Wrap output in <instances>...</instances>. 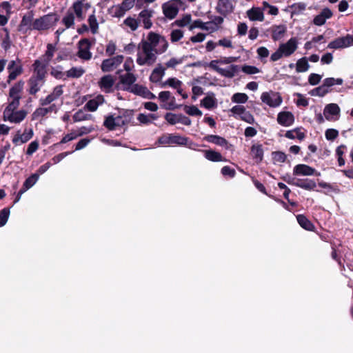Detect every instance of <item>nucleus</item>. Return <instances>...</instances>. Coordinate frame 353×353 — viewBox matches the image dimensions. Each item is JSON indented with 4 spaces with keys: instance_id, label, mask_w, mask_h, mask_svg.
I'll list each match as a JSON object with an SVG mask.
<instances>
[{
    "instance_id": "39",
    "label": "nucleus",
    "mask_w": 353,
    "mask_h": 353,
    "mask_svg": "<svg viewBox=\"0 0 353 353\" xmlns=\"http://www.w3.org/2000/svg\"><path fill=\"white\" fill-rule=\"evenodd\" d=\"M272 38L274 41H278L282 39L285 34L286 28L285 26H273L271 28Z\"/></svg>"
},
{
    "instance_id": "62",
    "label": "nucleus",
    "mask_w": 353,
    "mask_h": 353,
    "mask_svg": "<svg viewBox=\"0 0 353 353\" xmlns=\"http://www.w3.org/2000/svg\"><path fill=\"white\" fill-rule=\"evenodd\" d=\"M183 37V32L181 30H173L170 33V40L172 43L179 41Z\"/></svg>"
},
{
    "instance_id": "36",
    "label": "nucleus",
    "mask_w": 353,
    "mask_h": 353,
    "mask_svg": "<svg viewBox=\"0 0 353 353\" xmlns=\"http://www.w3.org/2000/svg\"><path fill=\"white\" fill-rule=\"evenodd\" d=\"M33 21V13L32 12L24 15L20 22V30H32Z\"/></svg>"
},
{
    "instance_id": "22",
    "label": "nucleus",
    "mask_w": 353,
    "mask_h": 353,
    "mask_svg": "<svg viewBox=\"0 0 353 353\" xmlns=\"http://www.w3.org/2000/svg\"><path fill=\"white\" fill-rule=\"evenodd\" d=\"M195 28H200L203 30H207L210 32H214L217 30V28L214 26L213 22L208 21L203 22L201 20H195L194 21L190 26H188V29L190 30H193Z\"/></svg>"
},
{
    "instance_id": "1",
    "label": "nucleus",
    "mask_w": 353,
    "mask_h": 353,
    "mask_svg": "<svg viewBox=\"0 0 353 353\" xmlns=\"http://www.w3.org/2000/svg\"><path fill=\"white\" fill-rule=\"evenodd\" d=\"M142 45H148V47L157 54L164 53L168 48V42L166 39L154 32H150L147 39L141 41Z\"/></svg>"
},
{
    "instance_id": "44",
    "label": "nucleus",
    "mask_w": 353,
    "mask_h": 353,
    "mask_svg": "<svg viewBox=\"0 0 353 353\" xmlns=\"http://www.w3.org/2000/svg\"><path fill=\"white\" fill-rule=\"evenodd\" d=\"M55 52V46L51 43H49L47 45V50L46 52L39 59L43 60L44 62L49 63L54 57Z\"/></svg>"
},
{
    "instance_id": "32",
    "label": "nucleus",
    "mask_w": 353,
    "mask_h": 353,
    "mask_svg": "<svg viewBox=\"0 0 353 353\" xmlns=\"http://www.w3.org/2000/svg\"><path fill=\"white\" fill-rule=\"evenodd\" d=\"M216 10L223 15H226L233 10V6L230 0H219Z\"/></svg>"
},
{
    "instance_id": "17",
    "label": "nucleus",
    "mask_w": 353,
    "mask_h": 353,
    "mask_svg": "<svg viewBox=\"0 0 353 353\" xmlns=\"http://www.w3.org/2000/svg\"><path fill=\"white\" fill-rule=\"evenodd\" d=\"M62 104V102L59 105H57L56 103H52L48 107L46 106H41L35 110V111L32 113V119H38L40 118H42L45 116H46L48 114L54 112L56 113L61 105Z\"/></svg>"
},
{
    "instance_id": "6",
    "label": "nucleus",
    "mask_w": 353,
    "mask_h": 353,
    "mask_svg": "<svg viewBox=\"0 0 353 353\" xmlns=\"http://www.w3.org/2000/svg\"><path fill=\"white\" fill-rule=\"evenodd\" d=\"M183 6V2L181 0H170L162 4L161 8L164 16L169 19H174L181 7Z\"/></svg>"
},
{
    "instance_id": "20",
    "label": "nucleus",
    "mask_w": 353,
    "mask_h": 353,
    "mask_svg": "<svg viewBox=\"0 0 353 353\" xmlns=\"http://www.w3.org/2000/svg\"><path fill=\"white\" fill-rule=\"evenodd\" d=\"M121 26L127 32H135L139 27V21L135 14L130 15L123 21Z\"/></svg>"
},
{
    "instance_id": "21",
    "label": "nucleus",
    "mask_w": 353,
    "mask_h": 353,
    "mask_svg": "<svg viewBox=\"0 0 353 353\" xmlns=\"http://www.w3.org/2000/svg\"><path fill=\"white\" fill-rule=\"evenodd\" d=\"M285 181L289 184L294 185L297 187H299L307 190H314V188L316 186V184L314 181L308 179H297L296 181H294V179H285Z\"/></svg>"
},
{
    "instance_id": "38",
    "label": "nucleus",
    "mask_w": 353,
    "mask_h": 353,
    "mask_svg": "<svg viewBox=\"0 0 353 353\" xmlns=\"http://www.w3.org/2000/svg\"><path fill=\"white\" fill-rule=\"evenodd\" d=\"M182 85H183V83L180 80H179L178 79L175 78V77H172V78L168 79L165 81H164L162 83L161 86L162 87L169 86L170 88L176 89L179 94H181Z\"/></svg>"
},
{
    "instance_id": "53",
    "label": "nucleus",
    "mask_w": 353,
    "mask_h": 353,
    "mask_svg": "<svg viewBox=\"0 0 353 353\" xmlns=\"http://www.w3.org/2000/svg\"><path fill=\"white\" fill-rule=\"evenodd\" d=\"M158 117L154 114H139L137 117V120L143 124H149L152 123L154 120H156Z\"/></svg>"
},
{
    "instance_id": "63",
    "label": "nucleus",
    "mask_w": 353,
    "mask_h": 353,
    "mask_svg": "<svg viewBox=\"0 0 353 353\" xmlns=\"http://www.w3.org/2000/svg\"><path fill=\"white\" fill-rule=\"evenodd\" d=\"M342 79H334V78H327L323 81V85H325L327 88L330 86H332L335 84L341 85L343 83Z\"/></svg>"
},
{
    "instance_id": "52",
    "label": "nucleus",
    "mask_w": 353,
    "mask_h": 353,
    "mask_svg": "<svg viewBox=\"0 0 353 353\" xmlns=\"http://www.w3.org/2000/svg\"><path fill=\"white\" fill-rule=\"evenodd\" d=\"M85 73V70L81 67H73L66 72V76L69 78H79Z\"/></svg>"
},
{
    "instance_id": "34",
    "label": "nucleus",
    "mask_w": 353,
    "mask_h": 353,
    "mask_svg": "<svg viewBox=\"0 0 353 353\" xmlns=\"http://www.w3.org/2000/svg\"><path fill=\"white\" fill-rule=\"evenodd\" d=\"M332 16V12L329 8H324L319 14L316 15L313 22L316 26L323 25L326 20L330 19Z\"/></svg>"
},
{
    "instance_id": "54",
    "label": "nucleus",
    "mask_w": 353,
    "mask_h": 353,
    "mask_svg": "<svg viewBox=\"0 0 353 353\" xmlns=\"http://www.w3.org/2000/svg\"><path fill=\"white\" fill-rule=\"evenodd\" d=\"M237 70L238 66L234 65H231L228 69L216 68V71H218L221 74L227 77H234Z\"/></svg>"
},
{
    "instance_id": "27",
    "label": "nucleus",
    "mask_w": 353,
    "mask_h": 353,
    "mask_svg": "<svg viewBox=\"0 0 353 353\" xmlns=\"http://www.w3.org/2000/svg\"><path fill=\"white\" fill-rule=\"evenodd\" d=\"M350 35L347 34L343 37H339L334 41H331L327 48L330 49H339L350 46Z\"/></svg>"
},
{
    "instance_id": "16",
    "label": "nucleus",
    "mask_w": 353,
    "mask_h": 353,
    "mask_svg": "<svg viewBox=\"0 0 353 353\" xmlns=\"http://www.w3.org/2000/svg\"><path fill=\"white\" fill-rule=\"evenodd\" d=\"M341 109L336 103H330L325 105L323 115L326 120L336 121L339 119Z\"/></svg>"
},
{
    "instance_id": "14",
    "label": "nucleus",
    "mask_w": 353,
    "mask_h": 353,
    "mask_svg": "<svg viewBox=\"0 0 353 353\" xmlns=\"http://www.w3.org/2000/svg\"><path fill=\"white\" fill-rule=\"evenodd\" d=\"M91 43L88 39H83L78 43L77 56L83 60L88 61L92 58V52L90 51Z\"/></svg>"
},
{
    "instance_id": "58",
    "label": "nucleus",
    "mask_w": 353,
    "mask_h": 353,
    "mask_svg": "<svg viewBox=\"0 0 353 353\" xmlns=\"http://www.w3.org/2000/svg\"><path fill=\"white\" fill-rule=\"evenodd\" d=\"M248 100V97L245 93L237 92L232 97V101L236 103H245Z\"/></svg>"
},
{
    "instance_id": "8",
    "label": "nucleus",
    "mask_w": 353,
    "mask_h": 353,
    "mask_svg": "<svg viewBox=\"0 0 353 353\" xmlns=\"http://www.w3.org/2000/svg\"><path fill=\"white\" fill-rule=\"evenodd\" d=\"M136 1L137 0H123L121 3L112 7V16L116 18L123 17L134 7Z\"/></svg>"
},
{
    "instance_id": "12",
    "label": "nucleus",
    "mask_w": 353,
    "mask_h": 353,
    "mask_svg": "<svg viewBox=\"0 0 353 353\" xmlns=\"http://www.w3.org/2000/svg\"><path fill=\"white\" fill-rule=\"evenodd\" d=\"M7 69L9 72L8 77V83L14 80L18 76L21 75L23 71L21 61L19 59L10 61Z\"/></svg>"
},
{
    "instance_id": "35",
    "label": "nucleus",
    "mask_w": 353,
    "mask_h": 353,
    "mask_svg": "<svg viewBox=\"0 0 353 353\" xmlns=\"http://www.w3.org/2000/svg\"><path fill=\"white\" fill-rule=\"evenodd\" d=\"M104 101L105 100L103 96L99 94L94 99L89 100L86 103L85 108H87L89 111L94 112L97 110L98 107L103 104Z\"/></svg>"
},
{
    "instance_id": "56",
    "label": "nucleus",
    "mask_w": 353,
    "mask_h": 353,
    "mask_svg": "<svg viewBox=\"0 0 353 353\" xmlns=\"http://www.w3.org/2000/svg\"><path fill=\"white\" fill-rule=\"evenodd\" d=\"M184 112L190 116H202V112L195 105H184Z\"/></svg>"
},
{
    "instance_id": "3",
    "label": "nucleus",
    "mask_w": 353,
    "mask_h": 353,
    "mask_svg": "<svg viewBox=\"0 0 353 353\" xmlns=\"http://www.w3.org/2000/svg\"><path fill=\"white\" fill-rule=\"evenodd\" d=\"M298 48V40L295 37L290 39L286 43L279 45V48L272 54L270 59L276 61L283 57H290Z\"/></svg>"
},
{
    "instance_id": "64",
    "label": "nucleus",
    "mask_w": 353,
    "mask_h": 353,
    "mask_svg": "<svg viewBox=\"0 0 353 353\" xmlns=\"http://www.w3.org/2000/svg\"><path fill=\"white\" fill-rule=\"evenodd\" d=\"M11 13V6L9 2L3 1L0 4V14L9 16Z\"/></svg>"
},
{
    "instance_id": "11",
    "label": "nucleus",
    "mask_w": 353,
    "mask_h": 353,
    "mask_svg": "<svg viewBox=\"0 0 353 353\" xmlns=\"http://www.w3.org/2000/svg\"><path fill=\"white\" fill-rule=\"evenodd\" d=\"M123 60L124 57L123 55H117L104 59L101 63V69L104 72L113 71L123 63Z\"/></svg>"
},
{
    "instance_id": "43",
    "label": "nucleus",
    "mask_w": 353,
    "mask_h": 353,
    "mask_svg": "<svg viewBox=\"0 0 353 353\" xmlns=\"http://www.w3.org/2000/svg\"><path fill=\"white\" fill-rule=\"evenodd\" d=\"M39 179V174H33L28 177L24 182L23 188L21 189V194H23L28 189L32 188Z\"/></svg>"
},
{
    "instance_id": "10",
    "label": "nucleus",
    "mask_w": 353,
    "mask_h": 353,
    "mask_svg": "<svg viewBox=\"0 0 353 353\" xmlns=\"http://www.w3.org/2000/svg\"><path fill=\"white\" fill-rule=\"evenodd\" d=\"M188 139L178 134H165L159 137V143L162 145H185Z\"/></svg>"
},
{
    "instance_id": "60",
    "label": "nucleus",
    "mask_w": 353,
    "mask_h": 353,
    "mask_svg": "<svg viewBox=\"0 0 353 353\" xmlns=\"http://www.w3.org/2000/svg\"><path fill=\"white\" fill-rule=\"evenodd\" d=\"M192 22L193 21H192V17L190 14H186L181 19L176 21V23L179 27H185L187 26H190Z\"/></svg>"
},
{
    "instance_id": "57",
    "label": "nucleus",
    "mask_w": 353,
    "mask_h": 353,
    "mask_svg": "<svg viewBox=\"0 0 353 353\" xmlns=\"http://www.w3.org/2000/svg\"><path fill=\"white\" fill-rule=\"evenodd\" d=\"M262 8L263 12H267L269 14L276 16L279 13L277 7L269 4L267 1L262 3Z\"/></svg>"
},
{
    "instance_id": "28",
    "label": "nucleus",
    "mask_w": 353,
    "mask_h": 353,
    "mask_svg": "<svg viewBox=\"0 0 353 353\" xmlns=\"http://www.w3.org/2000/svg\"><path fill=\"white\" fill-rule=\"evenodd\" d=\"M246 14L249 19L252 21H263L265 19L263 8L252 7L247 10Z\"/></svg>"
},
{
    "instance_id": "24",
    "label": "nucleus",
    "mask_w": 353,
    "mask_h": 353,
    "mask_svg": "<svg viewBox=\"0 0 353 353\" xmlns=\"http://www.w3.org/2000/svg\"><path fill=\"white\" fill-rule=\"evenodd\" d=\"M115 79L112 75L107 74L101 78L99 81V86L102 91L109 93L114 84Z\"/></svg>"
},
{
    "instance_id": "40",
    "label": "nucleus",
    "mask_w": 353,
    "mask_h": 353,
    "mask_svg": "<svg viewBox=\"0 0 353 353\" xmlns=\"http://www.w3.org/2000/svg\"><path fill=\"white\" fill-rule=\"evenodd\" d=\"M165 69L161 65H158L152 72L150 77L151 81L154 83L159 82L165 74Z\"/></svg>"
},
{
    "instance_id": "59",
    "label": "nucleus",
    "mask_w": 353,
    "mask_h": 353,
    "mask_svg": "<svg viewBox=\"0 0 353 353\" xmlns=\"http://www.w3.org/2000/svg\"><path fill=\"white\" fill-rule=\"evenodd\" d=\"M91 118L92 116L90 114H86L82 110H79L73 115V120L74 122L89 120Z\"/></svg>"
},
{
    "instance_id": "51",
    "label": "nucleus",
    "mask_w": 353,
    "mask_h": 353,
    "mask_svg": "<svg viewBox=\"0 0 353 353\" xmlns=\"http://www.w3.org/2000/svg\"><path fill=\"white\" fill-rule=\"evenodd\" d=\"M146 89L142 85L134 83L130 88H127V91L143 97Z\"/></svg>"
},
{
    "instance_id": "26",
    "label": "nucleus",
    "mask_w": 353,
    "mask_h": 353,
    "mask_svg": "<svg viewBox=\"0 0 353 353\" xmlns=\"http://www.w3.org/2000/svg\"><path fill=\"white\" fill-rule=\"evenodd\" d=\"M119 84L122 85L121 89L127 91L137 81V77L133 73H125L119 76Z\"/></svg>"
},
{
    "instance_id": "61",
    "label": "nucleus",
    "mask_w": 353,
    "mask_h": 353,
    "mask_svg": "<svg viewBox=\"0 0 353 353\" xmlns=\"http://www.w3.org/2000/svg\"><path fill=\"white\" fill-rule=\"evenodd\" d=\"M328 88L323 84L322 85L314 89L312 91V94L314 96L323 97L328 93Z\"/></svg>"
},
{
    "instance_id": "19",
    "label": "nucleus",
    "mask_w": 353,
    "mask_h": 353,
    "mask_svg": "<svg viewBox=\"0 0 353 353\" xmlns=\"http://www.w3.org/2000/svg\"><path fill=\"white\" fill-rule=\"evenodd\" d=\"M49 63L44 62L43 60L38 59L32 64L33 73L32 76L42 77L46 79L47 74V66Z\"/></svg>"
},
{
    "instance_id": "7",
    "label": "nucleus",
    "mask_w": 353,
    "mask_h": 353,
    "mask_svg": "<svg viewBox=\"0 0 353 353\" xmlns=\"http://www.w3.org/2000/svg\"><path fill=\"white\" fill-rule=\"evenodd\" d=\"M63 94V86L61 85H57L49 94L39 99V104L41 106L50 105L52 103L57 104V101L61 97Z\"/></svg>"
},
{
    "instance_id": "13",
    "label": "nucleus",
    "mask_w": 353,
    "mask_h": 353,
    "mask_svg": "<svg viewBox=\"0 0 353 353\" xmlns=\"http://www.w3.org/2000/svg\"><path fill=\"white\" fill-rule=\"evenodd\" d=\"M154 11L148 8L143 9L138 14V20L139 24L142 23L145 29L148 30L152 27L153 23L152 18L153 17Z\"/></svg>"
},
{
    "instance_id": "29",
    "label": "nucleus",
    "mask_w": 353,
    "mask_h": 353,
    "mask_svg": "<svg viewBox=\"0 0 353 353\" xmlns=\"http://www.w3.org/2000/svg\"><path fill=\"white\" fill-rule=\"evenodd\" d=\"M33 136L32 129H26L22 134L17 133L12 139L16 145L22 144L28 141Z\"/></svg>"
},
{
    "instance_id": "23",
    "label": "nucleus",
    "mask_w": 353,
    "mask_h": 353,
    "mask_svg": "<svg viewBox=\"0 0 353 353\" xmlns=\"http://www.w3.org/2000/svg\"><path fill=\"white\" fill-rule=\"evenodd\" d=\"M276 120L281 125L288 127L294 123V117L291 112L283 111L278 114Z\"/></svg>"
},
{
    "instance_id": "5",
    "label": "nucleus",
    "mask_w": 353,
    "mask_h": 353,
    "mask_svg": "<svg viewBox=\"0 0 353 353\" xmlns=\"http://www.w3.org/2000/svg\"><path fill=\"white\" fill-rule=\"evenodd\" d=\"M59 20V16L55 13L43 15L34 20L32 29L39 31L47 30L54 26Z\"/></svg>"
},
{
    "instance_id": "9",
    "label": "nucleus",
    "mask_w": 353,
    "mask_h": 353,
    "mask_svg": "<svg viewBox=\"0 0 353 353\" xmlns=\"http://www.w3.org/2000/svg\"><path fill=\"white\" fill-rule=\"evenodd\" d=\"M261 99L263 103L271 108L279 107L283 101L280 94L274 91L263 92L261 95Z\"/></svg>"
},
{
    "instance_id": "15",
    "label": "nucleus",
    "mask_w": 353,
    "mask_h": 353,
    "mask_svg": "<svg viewBox=\"0 0 353 353\" xmlns=\"http://www.w3.org/2000/svg\"><path fill=\"white\" fill-rule=\"evenodd\" d=\"M46 82V79L31 76L28 81V92L31 95L39 92Z\"/></svg>"
},
{
    "instance_id": "50",
    "label": "nucleus",
    "mask_w": 353,
    "mask_h": 353,
    "mask_svg": "<svg viewBox=\"0 0 353 353\" xmlns=\"http://www.w3.org/2000/svg\"><path fill=\"white\" fill-rule=\"evenodd\" d=\"M310 65L306 57L299 59L296 63V70L297 72H304L308 70Z\"/></svg>"
},
{
    "instance_id": "30",
    "label": "nucleus",
    "mask_w": 353,
    "mask_h": 353,
    "mask_svg": "<svg viewBox=\"0 0 353 353\" xmlns=\"http://www.w3.org/2000/svg\"><path fill=\"white\" fill-rule=\"evenodd\" d=\"M89 6L86 3H83L81 1H77L72 4V9L74 15L75 14L77 18L80 21L83 20L85 17L83 10L88 8Z\"/></svg>"
},
{
    "instance_id": "33",
    "label": "nucleus",
    "mask_w": 353,
    "mask_h": 353,
    "mask_svg": "<svg viewBox=\"0 0 353 353\" xmlns=\"http://www.w3.org/2000/svg\"><path fill=\"white\" fill-rule=\"evenodd\" d=\"M250 155L256 163L262 161L263 158V150L262 145L254 144L251 147Z\"/></svg>"
},
{
    "instance_id": "47",
    "label": "nucleus",
    "mask_w": 353,
    "mask_h": 353,
    "mask_svg": "<svg viewBox=\"0 0 353 353\" xmlns=\"http://www.w3.org/2000/svg\"><path fill=\"white\" fill-rule=\"evenodd\" d=\"M297 221L299 225L307 230L312 231L314 229V225L304 215L299 214L296 216Z\"/></svg>"
},
{
    "instance_id": "4",
    "label": "nucleus",
    "mask_w": 353,
    "mask_h": 353,
    "mask_svg": "<svg viewBox=\"0 0 353 353\" xmlns=\"http://www.w3.org/2000/svg\"><path fill=\"white\" fill-rule=\"evenodd\" d=\"M154 50L148 47V45H142L140 42L139 44V50L137 52V63L139 65H151L157 59V54Z\"/></svg>"
},
{
    "instance_id": "42",
    "label": "nucleus",
    "mask_w": 353,
    "mask_h": 353,
    "mask_svg": "<svg viewBox=\"0 0 353 353\" xmlns=\"http://www.w3.org/2000/svg\"><path fill=\"white\" fill-rule=\"evenodd\" d=\"M201 105L203 106L206 109H212L216 108L217 105V101L213 94H208L204 99L201 101Z\"/></svg>"
},
{
    "instance_id": "48",
    "label": "nucleus",
    "mask_w": 353,
    "mask_h": 353,
    "mask_svg": "<svg viewBox=\"0 0 353 353\" xmlns=\"http://www.w3.org/2000/svg\"><path fill=\"white\" fill-rule=\"evenodd\" d=\"M285 137L290 139H298L299 140H303L305 138V133L299 128H296L287 131L285 133Z\"/></svg>"
},
{
    "instance_id": "45",
    "label": "nucleus",
    "mask_w": 353,
    "mask_h": 353,
    "mask_svg": "<svg viewBox=\"0 0 353 353\" xmlns=\"http://www.w3.org/2000/svg\"><path fill=\"white\" fill-rule=\"evenodd\" d=\"M159 100L165 103L168 101H171L172 103H169L168 106H166V109H172L173 108V102L174 101V97L171 96V93L169 91H162L159 94Z\"/></svg>"
},
{
    "instance_id": "46",
    "label": "nucleus",
    "mask_w": 353,
    "mask_h": 353,
    "mask_svg": "<svg viewBox=\"0 0 353 353\" xmlns=\"http://www.w3.org/2000/svg\"><path fill=\"white\" fill-rule=\"evenodd\" d=\"M61 23L65 26V28H72L74 25V15L70 10L63 17Z\"/></svg>"
},
{
    "instance_id": "49",
    "label": "nucleus",
    "mask_w": 353,
    "mask_h": 353,
    "mask_svg": "<svg viewBox=\"0 0 353 353\" xmlns=\"http://www.w3.org/2000/svg\"><path fill=\"white\" fill-rule=\"evenodd\" d=\"M20 100L17 99H8V103L6 107L3 114H9L10 112H14L17 110L19 106Z\"/></svg>"
},
{
    "instance_id": "2",
    "label": "nucleus",
    "mask_w": 353,
    "mask_h": 353,
    "mask_svg": "<svg viewBox=\"0 0 353 353\" xmlns=\"http://www.w3.org/2000/svg\"><path fill=\"white\" fill-rule=\"evenodd\" d=\"M132 117V112L131 110H123L120 112L119 115L107 116L104 120L103 125L108 130H114L129 123Z\"/></svg>"
},
{
    "instance_id": "55",
    "label": "nucleus",
    "mask_w": 353,
    "mask_h": 353,
    "mask_svg": "<svg viewBox=\"0 0 353 353\" xmlns=\"http://www.w3.org/2000/svg\"><path fill=\"white\" fill-rule=\"evenodd\" d=\"M88 22L92 33L97 34L99 30V23L94 14L89 16Z\"/></svg>"
},
{
    "instance_id": "37",
    "label": "nucleus",
    "mask_w": 353,
    "mask_h": 353,
    "mask_svg": "<svg viewBox=\"0 0 353 353\" xmlns=\"http://www.w3.org/2000/svg\"><path fill=\"white\" fill-rule=\"evenodd\" d=\"M24 81H19L16 83L10 90L9 92V98L10 99H17L20 100V93L23 89Z\"/></svg>"
},
{
    "instance_id": "18",
    "label": "nucleus",
    "mask_w": 353,
    "mask_h": 353,
    "mask_svg": "<svg viewBox=\"0 0 353 353\" xmlns=\"http://www.w3.org/2000/svg\"><path fill=\"white\" fill-rule=\"evenodd\" d=\"M28 112L25 110H14L9 114H3V119L14 123H21L27 116Z\"/></svg>"
},
{
    "instance_id": "31",
    "label": "nucleus",
    "mask_w": 353,
    "mask_h": 353,
    "mask_svg": "<svg viewBox=\"0 0 353 353\" xmlns=\"http://www.w3.org/2000/svg\"><path fill=\"white\" fill-rule=\"evenodd\" d=\"M204 139L208 142L223 147L227 150L230 148L228 141L225 138L218 135H208L205 137Z\"/></svg>"
},
{
    "instance_id": "25",
    "label": "nucleus",
    "mask_w": 353,
    "mask_h": 353,
    "mask_svg": "<svg viewBox=\"0 0 353 353\" xmlns=\"http://www.w3.org/2000/svg\"><path fill=\"white\" fill-rule=\"evenodd\" d=\"M315 173L314 168L305 164H298L293 168V174L296 176H312Z\"/></svg>"
},
{
    "instance_id": "41",
    "label": "nucleus",
    "mask_w": 353,
    "mask_h": 353,
    "mask_svg": "<svg viewBox=\"0 0 353 353\" xmlns=\"http://www.w3.org/2000/svg\"><path fill=\"white\" fill-rule=\"evenodd\" d=\"M204 157L209 161L214 162L223 161L224 158L221 153L212 150H203Z\"/></svg>"
}]
</instances>
